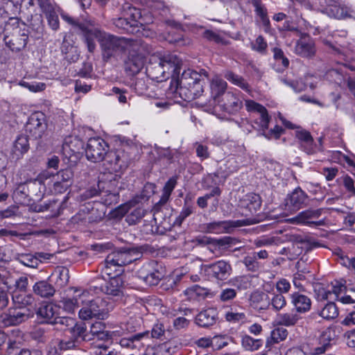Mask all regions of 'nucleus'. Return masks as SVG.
<instances>
[{
  "label": "nucleus",
  "instance_id": "obj_1",
  "mask_svg": "<svg viewBox=\"0 0 355 355\" xmlns=\"http://www.w3.org/2000/svg\"><path fill=\"white\" fill-rule=\"evenodd\" d=\"M182 64V60L176 55L166 54L162 57L153 56L146 69L148 76L157 82L171 78V88L173 89V80L180 73Z\"/></svg>",
  "mask_w": 355,
  "mask_h": 355
},
{
  "label": "nucleus",
  "instance_id": "obj_2",
  "mask_svg": "<svg viewBox=\"0 0 355 355\" xmlns=\"http://www.w3.org/2000/svg\"><path fill=\"white\" fill-rule=\"evenodd\" d=\"M173 83L175 84L174 92L184 101L189 102L202 94L205 81L197 71L187 69L180 77L174 78Z\"/></svg>",
  "mask_w": 355,
  "mask_h": 355
},
{
  "label": "nucleus",
  "instance_id": "obj_3",
  "mask_svg": "<svg viewBox=\"0 0 355 355\" xmlns=\"http://www.w3.org/2000/svg\"><path fill=\"white\" fill-rule=\"evenodd\" d=\"M4 29L3 41L7 47L12 52H19L27 45L28 39L23 36L20 20L18 18H10L6 23Z\"/></svg>",
  "mask_w": 355,
  "mask_h": 355
},
{
  "label": "nucleus",
  "instance_id": "obj_4",
  "mask_svg": "<svg viewBox=\"0 0 355 355\" xmlns=\"http://www.w3.org/2000/svg\"><path fill=\"white\" fill-rule=\"evenodd\" d=\"M96 39L98 40L103 61L108 62L126 50L128 41L124 37H117L100 31Z\"/></svg>",
  "mask_w": 355,
  "mask_h": 355
},
{
  "label": "nucleus",
  "instance_id": "obj_5",
  "mask_svg": "<svg viewBox=\"0 0 355 355\" xmlns=\"http://www.w3.org/2000/svg\"><path fill=\"white\" fill-rule=\"evenodd\" d=\"M139 19H142L140 9L128 3H124L121 9V17L113 19V24L123 33L135 34Z\"/></svg>",
  "mask_w": 355,
  "mask_h": 355
},
{
  "label": "nucleus",
  "instance_id": "obj_6",
  "mask_svg": "<svg viewBox=\"0 0 355 355\" xmlns=\"http://www.w3.org/2000/svg\"><path fill=\"white\" fill-rule=\"evenodd\" d=\"M62 18L71 25L75 31L83 36L88 51L94 53L96 49L94 39L101 31L94 28V24L89 21L74 19L67 14H62Z\"/></svg>",
  "mask_w": 355,
  "mask_h": 355
},
{
  "label": "nucleus",
  "instance_id": "obj_7",
  "mask_svg": "<svg viewBox=\"0 0 355 355\" xmlns=\"http://www.w3.org/2000/svg\"><path fill=\"white\" fill-rule=\"evenodd\" d=\"M112 306L105 299L97 297L89 300L85 306L79 311V317L84 320L93 318L101 320H105L107 318Z\"/></svg>",
  "mask_w": 355,
  "mask_h": 355
},
{
  "label": "nucleus",
  "instance_id": "obj_8",
  "mask_svg": "<svg viewBox=\"0 0 355 355\" xmlns=\"http://www.w3.org/2000/svg\"><path fill=\"white\" fill-rule=\"evenodd\" d=\"M103 161L107 168L112 172L122 173L130 163V157L123 149L105 150Z\"/></svg>",
  "mask_w": 355,
  "mask_h": 355
},
{
  "label": "nucleus",
  "instance_id": "obj_9",
  "mask_svg": "<svg viewBox=\"0 0 355 355\" xmlns=\"http://www.w3.org/2000/svg\"><path fill=\"white\" fill-rule=\"evenodd\" d=\"M166 270L163 266L156 261H150L138 270V277L149 286H156L165 277Z\"/></svg>",
  "mask_w": 355,
  "mask_h": 355
},
{
  "label": "nucleus",
  "instance_id": "obj_10",
  "mask_svg": "<svg viewBox=\"0 0 355 355\" xmlns=\"http://www.w3.org/2000/svg\"><path fill=\"white\" fill-rule=\"evenodd\" d=\"M48 125L45 114L42 112L32 113L26 121L24 130L33 139H41L46 134Z\"/></svg>",
  "mask_w": 355,
  "mask_h": 355
},
{
  "label": "nucleus",
  "instance_id": "obj_11",
  "mask_svg": "<svg viewBox=\"0 0 355 355\" xmlns=\"http://www.w3.org/2000/svg\"><path fill=\"white\" fill-rule=\"evenodd\" d=\"M201 270L209 280L223 281L230 276L232 268L229 263L220 260L211 264L202 266Z\"/></svg>",
  "mask_w": 355,
  "mask_h": 355
},
{
  "label": "nucleus",
  "instance_id": "obj_12",
  "mask_svg": "<svg viewBox=\"0 0 355 355\" xmlns=\"http://www.w3.org/2000/svg\"><path fill=\"white\" fill-rule=\"evenodd\" d=\"M110 146L101 137L89 138L85 147L87 159L94 163L103 161L105 150H108Z\"/></svg>",
  "mask_w": 355,
  "mask_h": 355
},
{
  "label": "nucleus",
  "instance_id": "obj_13",
  "mask_svg": "<svg viewBox=\"0 0 355 355\" xmlns=\"http://www.w3.org/2000/svg\"><path fill=\"white\" fill-rule=\"evenodd\" d=\"M33 316L30 309L10 308L8 313L0 315V324L3 327L16 326Z\"/></svg>",
  "mask_w": 355,
  "mask_h": 355
},
{
  "label": "nucleus",
  "instance_id": "obj_14",
  "mask_svg": "<svg viewBox=\"0 0 355 355\" xmlns=\"http://www.w3.org/2000/svg\"><path fill=\"white\" fill-rule=\"evenodd\" d=\"M309 200L308 195L298 187L287 195L284 200L285 208L291 211H296L309 206Z\"/></svg>",
  "mask_w": 355,
  "mask_h": 355
},
{
  "label": "nucleus",
  "instance_id": "obj_15",
  "mask_svg": "<svg viewBox=\"0 0 355 355\" xmlns=\"http://www.w3.org/2000/svg\"><path fill=\"white\" fill-rule=\"evenodd\" d=\"M84 148L83 142L77 139H71L69 141H66L62 146L64 160L67 159V164L70 166H76L81 157L80 149Z\"/></svg>",
  "mask_w": 355,
  "mask_h": 355
},
{
  "label": "nucleus",
  "instance_id": "obj_16",
  "mask_svg": "<svg viewBox=\"0 0 355 355\" xmlns=\"http://www.w3.org/2000/svg\"><path fill=\"white\" fill-rule=\"evenodd\" d=\"M23 36L28 37L33 40H39L42 37L44 32V26L41 15L32 17L30 24L27 26L25 23L20 21Z\"/></svg>",
  "mask_w": 355,
  "mask_h": 355
},
{
  "label": "nucleus",
  "instance_id": "obj_17",
  "mask_svg": "<svg viewBox=\"0 0 355 355\" xmlns=\"http://www.w3.org/2000/svg\"><path fill=\"white\" fill-rule=\"evenodd\" d=\"M300 148L307 155H313L318 151V146L311 132L302 128H298L295 132Z\"/></svg>",
  "mask_w": 355,
  "mask_h": 355
},
{
  "label": "nucleus",
  "instance_id": "obj_18",
  "mask_svg": "<svg viewBox=\"0 0 355 355\" xmlns=\"http://www.w3.org/2000/svg\"><path fill=\"white\" fill-rule=\"evenodd\" d=\"M118 173H113L112 171L100 176L98 181V189H101L103 192H119L121 189V186L119 185L121 177Z\"/></svg>",
  "mask_w": 355,
  "mask_h": 355
},
{
  "label": "nucleus",
  "instance_id": "obj_19",
  "mask_svg": "<svg viewBox=\"0 0 355 355\" xmlns=\"http://www.w3.org/2000/svg\"><path fill=\"white\" fill-rule=\"evenodd\" d=\"M323 209H306L300 212L293 218V221L297 224H304L309 226H321L324 225V220H314L318 219L322 214Z\"/></svg>",
  "mask_w": 355,
  "mask_h": 355
},
{
  "label": "nucleus",
  "instance_id": "obj_20",
  "mask_svg": "<svg viewBox=\"0 0 355 355\" xmlns=\"http://www.w3.org/2000/svg\"><path fill=\"white\" fill-rule=\"evenodd\" d=\"M300 40L296 42L295 52L303 58H311L315 53L313 40L305 33H300Z\"/></svg>",
  "mask_w": 355,
  "mask_h": 355
},
{
  "label": "nucleus",
  "instance_id": "obj_21",
  "mask_svg": "<svg viewBox=\"0 0 355 355\" xmlns=\"http://www.w3.org/2000/svg\"><path fill=\"white\" fill-rule=\"evenodd\" d=\"M217 104L222 110L230 114H235L243 107L242 101L234 93L228 92L218 100Z\"/></svg>",
  "mask_w": 355,
  "mask_h": 355
},
{
  "label": "nucleus",
  "instance_id": "obj_22",
  "mask_svg": "<svg viewBox=\"0 0 355 355\" xmlns=\"http://www.w3.org/2000/svg\"><path fill=\"white\" fill-rule=\"evenodd\" d=\"M60 307L55 304L46 302L42 304L36 310L37 319L40 320V324H51L53 320L60 314Z\"/></svg>",
  "mask_w": 355,
  "mask_h": 355
},
{
  "label": "nucleus",
  "instance_id": "obj_23",
  "mask_svg": "<svg viewBox=\"0 0 355 355\" xmlns=\"http://www.w3.org/2000/svg\"><path fill=\"white\" fill-rule=\"evenodd\" d=\"M144 66V56L135 51H130L124 60V70L128 76L138 73Z\"/></svg>",
  "mask_w": 355,
  "mask_h": 355
},
{
  "label": "nucleus",
  "instance_id": "obj_24",
  "mask_svg": "<svg viewBox=\"0 0 355 355\" xmlns=\"http://www.w3.org/2000/svg\"><path fill=\"white\" fill-rule=\"evenodd\" d=\"M126 250L127 246H124L109 254L105 258V266H109V264H111L113 266H124L134 262V259L129 257Z\"/></svg>",
  "mask_w": 355,
  "mask_h": 355
},
{
  "label": "nucleus",
  "instance_id": "obj_25",
  "mask_svg": "<svg viewBox=\"0 0 355 355\" xmlns=\"http://www.w3.org/2000/svg\"><path fill=\"white\" fill-rule=\"evenodd\" d=\"M70 334V338L80 346L83 342L93 340L87 332V326L85 322H75L71 327L67 329Z\"/></svg>",
  "mask_w": 355,
  "mask_h": 355
},
{
  "label": "nucleus",
  "instance_id": "obj_26",
  "mask_svg": "<svg viewBox=\"0 0 355 355\" xmlns=\"http://www.w3.org/2000/svg\"><path fill=\"white\" fill-rule=\"evenodd\" d=\"M73 166L68 164L66 168L61 169L57 173V181L54 183V188L59 192L67 191L73 183V172L71 169Z\"/></svg>",
  "mask_w": 355,
  "mask_h": 355
},
{
  "label": "nucleus",
  "instance_id": "obj_27",
  "mask_svg": "<svg viewBox=\"0 0 355 355\" xmlns=\"http://www.w3.org/2000/svg\"><path fill=\"white\" fill-rule=\"evenodd\" d=\"M123 280L121 276L111 277L109 282L102 285L101 291L107 295L119 297L123 295Z\"/></svg>",
  "mask_w": 355,
  "mask_h": 355
},
{
  "label": "nucleus",
  "instance_id": "obj_28",
  "mask_svg": "<svg viewBox=\"0 0 355 355\" xmlns=\"http://www.w3.org/2000/svg\"><path fill=\"white\" fill-rule=\"evenodd\" d=\"M218 313L216 309L209 308L200 311L195 318L196 324L202 328H209L216 323Z\"/></svg>",
  "mask_w": 355,
  "mask_h": 355
},
{
  "label": "nucleus",
  "instance_id": "obj_29",
  "mask_svg": "<svg viewBox=\"0 0 355 355\" xmlns=\"http://www.w3.org/2000/svg\"><path fill=\"white\" fill-rule=\"evenodd\" d=\"M336 337L335 331L332 328H327L320 336L319 344L320 346L314 349L315 354L324 353L332 345L331 342L334 341Z\"/></svg>",
  "mask_w": 355,
  "mask_h": 355
},
{
  "label": "nucleus",
  "instance_id": "obj_30",
  "mask_svg": "<svg viewBox=\"0 0 355 355\" xmlns=\"http://www.w3.org/2000/svg\"><path fill=\"white\" fill-rule=\"evenodd\" d=\"M33 293L44 298H49L54 295L55 288L51 283V277L46 280L37 282L33 286Z\"/></svg>",
  "mask_w": 355,
  "mask_h": 355
},
{
  "label": "nucleus",
  "instance_id": "obj_31",
  "mask_svg": "<svg viewBox=\"0 0 355 355\" xmlns=\"http://www.w3.org/2000/svg\"><path fill=\"white\" fill-rule=\"evenodd\" d=\"M239 220L234 222L231 220L214 221L205 224V231L208 233L220 234L227 232L232 227H236V223Z\"/></svg>",
  "mask_w": 355,
  "mask_h": 355
},
{
  "label": "nucleus",
  "instance_id": "obj_32",
  "mask_svg": "<svg viewBox=\"0 0 355 355\" xmlns=\"http://www.w3.org/2000/svg\"><path fill=\"white\" fill-rule=\"evenodd\" d=\"M227 83L218 78H214L210 83L211 96L214 101L215 103H217L218 100L227 92Z\"/></svg>",
  "mask_w": 355,
  "mask_h": 355
},
{
  "label": "nucleus",
  "instance_id": "obj_33",
  "mask_svg": "<svg viewBox=\"0 0 355 355\" xmlns=\"http://www.w3.org/2000/svg\"><path fill=\"white\" fill-rule=\"evenodd\" d=\"M292 302L296 311L299 313H304L311 309V301L306 295L297 292L292 294Z\"/></svg>",
  "mask_w": 355,
  "mask_h": 355
},
{
  "label": "nucleus",
  "instance_id": "obj_34",
  "mask_svg": "<svg viewBox=\"0 0 355 355\" xmlns=\"http://www.w3.org/2000/svg\"><path fill=\"white\" fill-rule=\"evenodd\" d=\"M327 12L329 16L342 19L352 17V10L347 6L335 4L330 5Z\"/></svg>",
  "mask_w": 355,
  "mask_h": 355
},
{
  "label": "nucleus",
  "instance_id": "obj_35",
  "mask_svg": "<svg viewBox=\"0 0 355 355\" xmlns=\"http://www.w3.org/2000/svg\"><path fill=\"white\" fill-rule=\"evenodd\" d=\"M151 23H153V21H146L142 17V19H139V23L137 26V31L134 35H136L139 37H143L150 39L156 37V31L149 27V24Z\"/></svg>",
  "mask_w": 355,
  "mask_h": 355
},
{
  "label": "nucleus",
  "instance_id": "obj_36",
  "mask_svg": "<svg viewBox=\"0 0 355 355\" xmlns=\"http://www.w3.org/2000/svg\"><path fill=\"white\" fill-rule=\"evenodd\" d=\"M245 207L252 213L257 214L261 207V198L259 194L250 193L245 195L243 200Z\"/></svg>",
  "mask_w": 355,
  "mask_h": 355
},
{
  "label": "nucleus",
  "instance_id": "obj_37",
  "mask_svg": "<svg viewBox=\"0 0 355 355\" xmlns=\"http://www.w3.org/2000/svg\"><path fill=\"white\" fill-rule=\"evenodd\" d=\"M139 198H133L128 202L121 205L110 212L111 218L121 219L127 214L132 207L138 205Z\"/></svg>",
  "mask_w": 355,
  "mask_h": 355
},
{
  "label": "nucleus",
  "instance_id": "obj_38",
  "mask_svg": "<svg viewBox=\"0 0 355 355\" xmlns=\"http://www.w3.org/2000/svg\"><path fill=\"white\" fill-rule=\"evenodd\" d=\"M28 135H20L15 139L13 145V153L16 155L17 157L24 154L26 153L29 148V142H28Z\"/></svg>",
  "mask_w": 355,
  "mask_h": 355
},
{
  "label": "nucleus",
  "instance_id": "obj_39",
  "mask_svg": "<svg viewBox=\"0 0 355 355\" xmlns=\"http://www.w3.org/2000/svg\"><path fill=\"white\" fill-rule=\"evenodd\" d=\"M67 200L68 198L66 197L62 202H60L58 199L53 198L49 200V203L45 204L43 207L45 210H50L53 212V216H58L62 214V210L67 207Z\"/></svg>",
  "mask_w": 355,
  "mask_h": 355
},
{
  "label": "nucleus",
  "instance_id": "obj_40",
  "mask_svg": "<svg viewBox=\"0 0 355 355\" xmlns=\"http://www.w3.org/2000/svg\"><path fill=\"white\" fill-rule=\"evenodd\" d=\"M288 336V331L283 327H278L275 329L271 333V340H268L266 344V348L268 349L267 352L271 351L272 343H278L279 341L286 338Z\"/></svg>",
  "mask_w": 355,
  "mask_h": 355
},
{
  "label": "nucleus",
  "instance_id": "obj_41",
  "mask_svg": "<svg viewBox=\"0 0 355 355\" xmlns=\"http://www.w3.org/2000/svg\"><path fill=\"white\" fill-rule=\"evenodd\" d=\"M225 78L232 84L239 87L244 91L250 92L251 91L250 85L242 76L234 73L232 71H227L225 76Z\"/></svg>",
  "mask_w": 355,
  "mask_h": 355
},
{
  "label": "nucleus",
  "instance_id": "obj_42",
  "mask_svg": "<svg viewBox=\"0 0 355 355\" xmlns=\"http://www.w3.org/2000/svg\"><path fill=\"white\" fill-rule=\"evenodd\" d=\"M147 211L141 207L133 209L125 217V221L130 225H136L145 216Z\"/></svg>",
  "mask_w": 355,
  "mask_h": 355
},
{
  "label": "nucleus",
  "instance_id": "obj_43",
  "mask_svg": "<svg viewBox=\"0 0 355 355\" xmlns=\"http://www.w3.org/2000/svg\"><path fill=\"white\" fill-rule=\"evenodd\" d=\"M128 250L126 252L129 254V257L134 259V261L140 259L143 254L148 252L150 249V245L148 244H144L141 245H131L127 246Z\"/></svg>",
  "mask_w": 355,
  "mask_h": 355
},
{
  "label": "nucleus",
  "instance_id": "obj_44",
  "mask_svg": "<svg viewBox=\"0 0 355 355\" xmlns=\"http://www.w3.org/2000/svg\"><path fill=\"white\" fill-rule=\"evenodd\" d=\"M12 300L16 307L19 309H28L27 306H31L35 302V298L31 294L28 295H14Z\"/></svg>",
  "mask_w": 355,
  "mask_h": 355
},
{
  "label": "nucleus",
  "instance_id": "obj_45",
  "mask_svg": "<svg viewBox=\"0 0 355 355\" xmlns=\"http://www.w3.org/2000/svg\"><path fill=\"white\" fill-rule=\"evenodd\" d=\"M319 314L324 319L333 320L338 317V309L334 302H328Z\"/></svg>",
  "mask_w": 355,
  "mask_h": 355
},
{
  "label": "nucleus",
  "instance_id": "obj_46",
  "mask_svg": "<svg viewBox=\"0 0 355 355\" xmlns=\"http://www.w3.org/2000/svg\"><path fill=\"white\" fill-rule=\"evenodd\" d=\"M15 260L22 265L35 268L38 266V261L35 255L31 254H19L15 257Z\"/></svg>",
  "mask_w": 355,
  "mask_h": 355
},
{
  "label": "nucleus",
  "instance_id": "obj_47",
  "mask_svg": "<svg viewBox=\"0 0 355 355\" xmlns=\"http://www.w3.org/2000/svg\"><path fill=\"white\" fill-rule=\"evenodd\" d=\"M56 275L57 280H56V284L62 288L65 286L69 280V270L65 267H62L60 268H58L55 270V272L52 275V276Z\"/></svg>",
  "mask_w": 355,
  "mask_h": 355
},
{
  "label": "nucleus",
  "instance_id": "obj_48",
  "mask_svg": "<svg viewBox=\"0 0 355 355\" xmlns=\"http://www.w3.org/2000/svg\"><path fill=\"white\" fill-rule=\"evenodd\" d=\"M157 186L155 183L146 182L142 189L141 193L139 196H136L135 198H139L138 204L141 200H148L150 196L154 195L156 192Z\"/></svg>",
  "mask_w": 355,
  "mask_h": 355
},
{
  "label": "nucleus",
  "instance_id": "obj_49",
  "mask_svg": "<svg viewBox=\"0 0 355 355\" xmlns=\"http://www.w3.org/2000/svg\"><path fill=\"white\" fill-rule=\"evenodd\" d=\"M242 345L247 350L254 351L259 349L262 345V340L254 339L251 336L245 335L242 338Z\"/></svg>",
  "mask_w": 355,
  "mask_h": 355
},
{
  "label": "nucleus",
  "instance_id": "obj_50",
  "mask_svg": "<svg viewBox=\"0 0 355 355\" xmlns=\"http://www.w3.org/2000/svg\"><path fill=\"white\" fill-rule=\"evenodd\" d=\"M277 318L279 324L287 327L295 325L299 320L297 314L291 313L279 314L277 315Z\"/></svg>",
  "mask_w": 355,
  "mask_h": 355
},
{
  "label": "nucleus",
  "instance_id": "obj_51",
  "mask_svg": "<svg viewBox=\"0 0 355 355\" xmlns=\"http://www.w3.org/2000/svg\"><path fill=\"white\" fill-rule=\"evenodd\" d=\"M202 37L208 42H213L215 44L223 45H226L227 44V42L223 37L211 30H205L202 33Z\"/></svg>",
  "mask_w": 355,
  "mask_h": 355
},
{
  "label": "nucleus",
  "instance_id": "obj_52",
  "mask_svg": "<svg viewBox=\"0 0 355 355\" xmlns=\"http://www.w3.org/2000/svg\"><path fill=\"white\" fill-rule=\"evenodd\" d=\"M259 113L260 116L255 121V123L258 124L261 128L262 131H264L268 128L269 123L271 120V117L268 115L267 109L263 107Z\"/></svg>",
  "mask_w": 355,
  "mask_h": 355
},
{
  "label": "nucleus",
  "instance_id": "obj_53",
  "mask_svg": "<svg viewBox=\"0 0 355 355\" xmlns=\"http://www.w3.org/2000/svg\"><path fill=\"white\" fill-rule=\"evenodd\" d=\"M268 295L263 291H255L252 293L250 297V305L253 308L259 307V304L264 300H267Z\"/></svg>",
  "mask_w": 355,
  "mask_h": 355
},
{
  "label": "nucleus",
  "instance_id": "obj_54",
  "mask_svg": "<svg viewBox=\"0 0 355 355\" xmlns=\"http://www.w3.org/2000/svg\"><path fill=\"white\" fill-rule=\"evenodd\" d=\"M79 297H73V298H67L65 299L63 302L64 308L66 311L71 312L73 311L76 308H78L80 306V301L83 302V294L79 295Z\"/></svg>",
  "mask_w": 355,
  "mask_h": 355
},
{
  "label": "nucleus",
  "instance_id": "obj_55",
  "mask_svg": "<svg viewBox=\"0 0 355 355\" xmlns=\"http://www.w3.org/2000/svg\"><path fill=\"white\" fill-rule=\"evenodd\" d=\"M178 175H174L170 178L163 187L162 195L170 198L173 191L178 184Z\"/></svg>",
  "mask_w": 355,
  "mask_h": 355
},
{
  "label": "nucleus",
  "instance_id": "obj_56",
  "mask_svg": "<svg viewBox=\"0 0 355 355\" xmlns=\"http://www.w3.org/2000/svg\"><path fill=\"white\" fill-rule=\"evenodd\" d=\"M166 40L171 44H175L178 46H184L186 44L185 40L182 33V31L177 32L176 31H171L168 33Z\"/></svg>",
  "mask_w": 355,
  "mask_h": 355
},
{
  "label": "nucleus",
  "instance_id": "obj_57",
  "mask_svg": "<svg viewBox=\"0 0 355 355\" xmlns=\"http://www.w3.org/2000/svg\"><path fill=\"white\" fill-rule=\"evenodd\" d=\"M103 196L101 197L102 202L106 206L115 205L119 201V192H103Z\"/></svg>",
  "mask_w": 355,
  "mask_h": 355
},
{
  "label": "nucleus",
  "instance_id": "obj_58",
  "mask_svg": "<svg viewBox=\"0 0 355 355\" xmlns=\"http://www.w3.org/2000/svg\"><path fill=\"white\" fill-rule=\"evenodd\" d=\"M243 263L247 270L251 272H257L260 268L259 263L256 259L255 256H252V254L245 257L243 260Z\"/></svg>",
  "mask_w": 355,
  "mask_h": 355
},
{
  "label": "nucleus",
  "instance_id": "obj_59",
  "mask_svg": "<svg viewBox=\"0 0 355 355\" xmlns=\"http://www.w3.org/2000/svg\"><path fill=\"white\" fill-rule=\"evenodd\" d=\"M98 195L102 196L103 191L101 189H98L97 184L96 187L93 186L86 189L80 194V198L81 200H87Z\"/></svg>",
  "mask_w": 355,
  "mask_h": 355
},
{
  "label": "nucleus",
  "instance_id": "obj_60",
  "mask_svg": "<svg viewBox=\"0 0 355 355\" xmlns=\"http://www.w3.org/2000/svg\"><path fill=\"white\" fill-rule=\"evenodd\" d=\"M19 85L28 89L31 92H37L42 91L45 89L46 85L42 83L36 82H27L26 80H21Z\"/></svg>",
  "mask_w": 355,
  "mask_h": 355
},
{
  "label": "nucleus",
  "instance_id": "obj_61",
  "mask_svg": "<svg viewBox=\"0 0 355 355\" xmlns=\"http://www.w3.org/2000/svg\"><path fill=\"white\" fill-rule=\"evenodd\" d=\"M270 304L272 306V309L275 311H279L286 304L285 297L282 293L275 295L270 300Z\"/></svg>",
  "mask_w": 355,
  "mask_h": 355
},
{
  "label": "nucleus",
  "instance_id": "obj_62",
  "mask_svg": "<svg viewBox=\"0 0 355 355\" xmlns=\"http://www.w3.org/2000/svg\"><path fill=\"white\" fill-rule=\"evenodd\" d=\"M265 131L266 130L263 131L261 135L264 136L266 138L270 139L272 137H274L275 139H278L285 132V130L282 127L276 125L274 128L270 129L268 132H266Z\"/></svg>",
  "mask_w": 355,
  "mask_h": 355
},
{
  "label": "nucleus",
  "instance_id": "obj_63",
  "mask_svg": "<svg viewBox=\"0 0 355 355\" xmlns=\"http://www.w3.org/2000/svg\"><path fill=\"white\" fill-rule=\"evenodd\" d=\"M78 346L70 338L68 340H58L57 346L55 347L56 351H65L72 349L78 348Z\"/></svg>",
  "mask_w": 355,
  "mask_h": 355
},
{
  "label": "nucleus",
  "instance_id": "obj_64",
  "mask_svg": "<svg viewBox=\"0 0 355 355\" xmlns=\"http://www.w3.org/2000/svg\"><path fill=\"white\" fill-rule=\"evenodd\" d=\"M196 155L203 161L210 157L209 148L207 146L200 143H196Z\"/></svg>",
  "mask_w": 355,
  "mask_h": 355
}]
</instances>
